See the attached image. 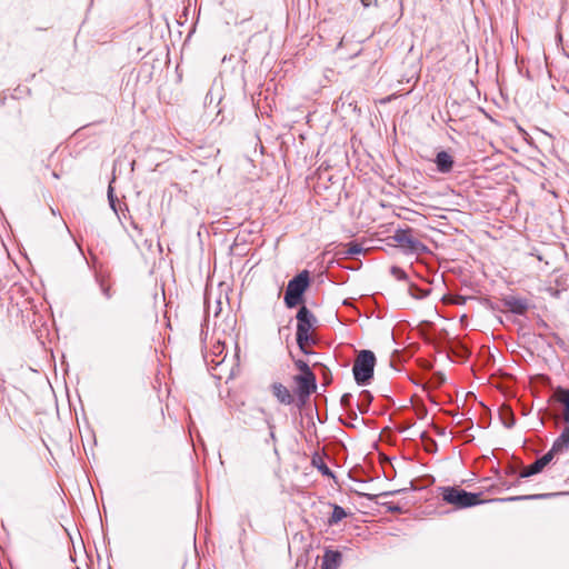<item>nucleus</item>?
<instances>
[{"label": "nucleus", "instance_id": "f257e3e1", "mask_svg": "<svg viewBox=\"0 0 569 569\" xmlns=\"http://www.w3.org/2000/svg\"><path fill=\"white\" fill-rule=\"evenodd\" d=\"M297 332L296 340L299 349L308 355L310 353L307 349V346L310 343H316V339L310 335V330L317 323V318L315 315L306 307L302 306L297 312Z\"/></svg>", "mask_w": 569, "mask_h": 569}, {"label": "nucleus", "instance_id": "f03ea898", "mask_svg": "<svg viewBox=\"0 0 569 569\" xmlns=\"http://www.w3.org/2000/svg\"><path fill=\"white\" fill-rule=\"evenodd\" d=\"M376 366V356L371 350H361L358 352L352 373L355 381L358 386H367L373 378V370Z\"/></svg>", "mask_w": 569, "mask_h": 569}, {"label": "nucleus", "instance_id": "7ed1b4c3", "mask_svg": "<svg viewBox=\"0 0 569 569\" xmlns=\"http://www.w3.org/2000/svg\"><path fill=\"white\" fill-rule=\"evenodd\" d=\"M442 500L458 509L470 508L482 502L480 493L468 492L459 487H440Z\"/></svg>", "mask_w": 569, "mask_h": 569}, {"label": "nucleus", "instance_id": "20e7f679", "mask_svg": "<svg viewBox=\"0 0 569 569\" xmlns=\"http://www.w3.org/2000/svg\"><path fill=\"white\" fill-rule=\"evenodd\" d=\"M309 283L310 277L307 270L298 273L288 282L284 293V305L287 308H295L302 301L303 293L309 287Z\"/></svg>", "mask_w": 569, "mask_h": 569}, {"label": "nucleus", "instance_id": "39448f33", "mask_svg": "<svg viewBox=\"0 0 569 569\" xmlns=\"http://www.w3.org/2000/svg\"><path fill=\"white\" fill-rule=\"evenodd\" d=\"M411 229H397L392 239L406 254H422L429 252L428 247L413 237Z\"/></svg>", "mask_w": 569, "mask_h": 569}, {"label": "nucleus", "instance_id": "423d86ee", "mask_svg": "<svg viewBox=\"0 0 569 569\" xmlns=\"http://www.w3.org/2000/svg\"><path fill=\"white\" fill-rule=\"evenodd\" d=\"M295 381L298 387V390H297L298 397L301 400V402H305V400L317 388L316 376H315V373L298 375L295 377Z\"/></svg>", "mask_w": 569, "mask_h": 569}, {"label": "nucleus", "instance_id": "0eeeda50", "mask_svg": "<svg viewBox=\"0 0 569 569\" xmlns=\"http://www.w3.org/2000/svg\"><path fill=\"white\" fill-rule=\"evenodd\" d=\"M555 458V455L549 450L547 451L542 457L538 458L536 461H533L528 467L523 468L520 471V478H528L533 475H537L543 470V468L549 465L552 459Z\"/></svg>", "mask_w": 569, "mask_h": 569}, {"label": "nucleus", "instance_id": "6e6552de", "mask_svg": "<svg viewBox=\"0 0 569 569\" xmlns=\"http://www.w3.org/2000/svg\"><path fill=\"white\" fill-rule=\"evenodd\" d=\"M505 308L515 315L522 316L527 312L529 303L527 299L508 296L502 299Z\"/></svg>", "mask_w": 569, "mask_h": 569}, {"label": "nucleus", "instance_id": "1a4fd4ad", "mask_svg": "<svg viewBox=\"0 0 569 569\" xmlns=\"http://www.w3.org/2000/svg\"><path fill=\"white\" fill-rule=\"evenodd\" d=\"M553 399L563 407L561 419L566 425H569V389L558 387L553 392Z\"/></svg>", "mask_w": 569, "mask_h": 569}, {"label": "nucleus", "instance_id": "9d476101", "mask_svg": "<svg viewBox=\"0 0 569 569\" xmlns=\"http://www.w3.org/2000/svg\"><path fill=\"white\" fill-rule=\"evenodd\" d=\"M435 163L440 173H449L453 169L455 160L449 152L441 150L436 154Z\"/></svg>", "mask_w": 569, "mask_h": 569}, {"label": "nucleus", "instance_id": "9b49d317", "mask_svg": "<svg viewBox=\"0 0 569 569\" xmlns=\"http://www.w3.org/2000/svg\"><path fill=\"white\" fill-rule=\"evenodd\" d=\"M270 388H271L272 395L277 398V400L280 403L286 405V406L293 403L295 397L286 386H283L280 382H273Z\"/></svg>", "mask_w": 569, "mask_h": 569}, {"label": "nucleus", "instance_id": "f8f14e48", "mask_svg": "<svg viewBox=\"0 0 569 569\" xmlns=\"http://www.w3.org/2000/svg\"><path fill=\"white\" fill-rule=\"evenodd\" d=\"M569 449V425L562 429L559 437L553 441L550 451L556 456L558 453H563Z\"/></svg>", "mask_w": 569, "mask_h": 569}, {"label": "nucleus", "instance_id": "ddd939ff", "mask_svg": "<svg viewBox=\"0 0 569 569\" xmlns=\"http://www.w3.org/2000/svg\"><path fill=\"white\" fill-rule=\"evenodd\" d=\"M342 560V555L338 550H326L322 557V569H338Z\"/></svg>", "mask_w": 569, "mask_h": 569}, {"label": "nucleus", "instance_id": "4468645a", "mask_svg": "<svg viewBox=\"0 0 569 569\" xmlns=\"http://www.w3.org/2000/svg\"><path fill=\"white\" fill-rule=\"evenodd\" d=\"M96 282L99 286V289L104 299L110 300L114 295L112 284L106 279L104 276L98 273L96 274Z\"/></svg>", "mask_w": 569, "mask_h": 569}, {"label": "nucleus", "instance_id": "2eb2a0df", "mask_svg": "<svg viewBox=\"0 0 569 569\" xmlns=\"http://www.w3.org/2000/svg\"><path fill=\"white\" fill-rule=\"evenodd\" d=\"M499 418L506 428H512L516 423L513 412L509 406L502 405L499 408Z\"/></svg>", "mask_w": 569, "mask_h": 569}, {"label": "nucleus", "instance_id": "dca6fc26", "mask_svg": "<svg viewBox=\"0 0 569 569\" xmlns=\"http://www.w3.org/2000/svg\"><path fill=\"white\" fill-rule=\"evenodd\" d=\"M311 463H312V466L315 468L318 469V471L322 476H326V477H329V478H335L333 472L330 470V468L327 466V463L325 462L323 458L320 455L315 453L312 459H311Z\"/></svg>", "mask_w": 569, "mask_h": 569}, {"label": "nucleus", "instance_id": "f3484780", "mask_svg": "<svg viewBox=\"0 0 569 569\" xmlns=\"http://www.w3.org/2000/svg\"><path fill=\"white\" fill-rule=\"evenodd\" d=\"M372 395L368 390H362L359 393V399L357 402V408L361 413H366L369 410L370 403L372 402Z\"/></svg>", "mask_w": 569, "mask_h": 569}, {"label": "nucleus", "instance_id": "a211bd4d", "mask_svg": "<svg viewBox=\"0 0 569 569\" xmlns=\"http://www.w3.org/2000/svg\"><path fill=\"white\" fill-rule=\"evenodd\" d=\"M258 411L264 416V422L269 429V439H267L266 442L269 443L270 440L274 445L277 442V437L274 432L276 425L273 422V418L268 415L263 408H259Z\"/></svg>", "mask_w": 569, "mask_h": 569}, {"label": "nucleus", "instance_id": "6ab92c4d", "mask_svg": "<svg viewBox=\"0 0 569 569\" xmlns=\"http://www.w3.org/2000/svg\"><path fill=\"white\" fill-rule=\"evenodd\" d=\"M352 395L351 393H343L340 399L341 407L349 413L350 418L357 419V413L352 406Z\"/></svg>", "mask_w": 569, "mask_h": 569}, {"label": "nucleus", "instance_id": "aec40b11", "mask_svg": "<svg viewBox=\"0 0 569 569\" xmlns=\"http://www.w3.org/2000/svg\"><path fill=\"white\" fill-rule=\"evenodd\" d=\"M346 517H347L346 510L338 505H333L332 513H331L330 518L328 519V523L330 526H333V525L338 523L339 521H341L342 519H345Z\"/></svg>", "mask_w": 569, "mask_h": 569}, {"label": "nucleus", "instance_id": "412c9836", "mask_svg": "<svg viewBox=\"0 0 569 569\" xmlns=\"http://www.w3.org/2000/svg\"><path fill=\"white\" fill-rule=\"evenodd\" d=\"M550 493H536V495H525V496H516V497H509L505 499L506 501H520V500H539V499H546L550 497Z\"/></svg>", "mask_w": 569, "mask_h": 569}, {"label": "nucleus", "instance_id": "4be33fe9", "mask_svg": "<svg viewBox=\"0 0 569 569\" xmlns=\"http://www.w3.org/2000/svg\"><path fill=\"white\" fill-rule=\"evenodd\" d=\"M363 248L361 244L359 243H356V242H350L348 244V249L346 250V253L348 256H356V254H360L361 252H363Z\"/></svg>", "mask_w": 569, "mask_h": 569}, {"label": "nucleus", "instance_id": "5701e85b", "mask_svg": "<svg viewBox=\"0 0 569 569\" xmlns=\"http://www.w3.org/2000/svg\"><path fill=\"white\" fill-rule=\"evenodd\" d=\"M108 201H109L110 208L113 210V212L116 214H118L117 204H116L117 198L114 196V190L111 184H109V188H108Z\"/></svg>", "mask_w": 569, "mask_h": 569}, {"label": "nucleus", "instance_id": "b1692460", "mask_svg": "<svg viewBox=\"0 0 569 569\" xmlns=\"http://www.w3.org/2000/svg\"><path fill=\"white\" fill-rule=\"evenodd\" d=\"M391 274L398 280H407L408 276L403 269L397 266H392L390 269Z\"/></svg>", "mask_w": 569, "mask_h": 569}, {"label": "nucleus", "instance_id": "393cba45", "mask_svg": "<svg viewBox=\"0 0 569 569\" xmlns=\"http://www.w3.org/2000/svg\"><path fill=\"white\" fill-rule=\"evenodd\" d=\"M295 366L301 372L300 375L313 373L308 363L301 359L295 360Z\"/></svg>", "mask_w": 569, "mask_h": 569}, {"label": "nucleus", "instance_id": "a878e982", "mask_svg": "<svg viewBox=\"0 0 569 569\" xmlns=\"http://www.w3.org/2000/svg\"><path fill=\"white\" fill-rule=\"evenodd\" d=\"M383 506L387 507V509L390 511V512H393V513H399L402 511L401 507L393 503V502H386L383 503Z\"/></svg>", "mask_w": 569, "mask_h": 569}, {"label": "nucleus", "instance_id": "bb28decb", "mask_svg": "<svg viewBox=\"0 0 569 569\" xmlns=\"http://www.w3.org/2000/svg\"><path fill=\"white\" fill-rule=\"evenodd\" d=\"M223 348L224 347L221 343H218L217 346H214L213 350H212L213 356L219 357L222 353Z\"/></svg>", "mask_w": 569, "mask_h": 569}, {"label": "nucleus", "instance_id": "cd10ccee", "mask_svg": "<svg viewBox=\"0 0 569 569\" xmlns=\"http://www.w3.org/2000/svg\"><path fill=\"white\" fill-rule=\"evenodd\" d=\"M405 491H407V489L386 491V492H381L379 496L380 497H388V496H393V495H397V493H400V492H405Z\"/></svg>", "mask_w": 569, "mask_h": 569}, {"label": "nucleus", "instance_id": "c85d7f7f", "mask_svg": "<svg viewBox=\"0 0 569 569\" xmlns=\"http://www.w3.org/2000/svg\"><path fill=\"white\" fill-rule=\"evenodd\" d=\"M458 355L465 357L467 355V349L465 347H461L460 352Z\"/></svg>", "mask_w": 569, "mask_h": 569}, {"label": "nucleus", "instance_id": "c756f323", "mask_svg": "<svg viewBox=\"0 0 569 569\" xmlns=\"http://www.w3.org/2000/svg\"><path fill=\"white\" fill-rule=\"evenodd\" d=\"M211 361H212L216 366H219V365H221V362L223 361V358H222L221 360H219V359H217V360L212 359Z\"/></svg>", "mask_w": 569, "mask_h": 569}, {"label": "nucleus", "instance_id": "7c9ffc66", "mask_svg": "<svg viewBox=\"0 0 569 569\" xmlns=\"http://www.w3.org/2000/svg\"><path fill=\"white\" fill-rule=\"evenodd\" d=\"M52 176H53L56 179H58V178H59V174H58V173H56V172H52Z\"/></svg>", "mask_w": 569, "mask_h": 569}, {"label": "nucleus", "instance_id": "2f4dec72", "mask_svg": "<svg viewBox=\"0 0 569 569\" xmlns=\"http://www.w3.org/2000/svg\"><path fill=\"white\" fill-rule=\"evenodd\" d=\"M132 226L134 229H138V226L134 222H132Z\"/></svg>", "mask_w": 569, "mask_h": 569}]
</instances>
